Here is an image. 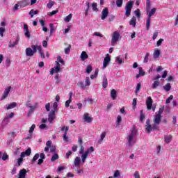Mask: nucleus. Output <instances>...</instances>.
<instances>
[{"mask_svg": "<svg viewBox=\"0 0 178 178\" xmlns=\"http://www.w3.org/2000/svg\"><path fill=\"white\" fill-rule=\"evenodd\" d=\"M134 178H140V173L138 171H136L134 173Z\"/></svg>", "mask_w": 178, "mask_h": 178, "instance_id": "obj_64", "label": "nucleus"}, {"mask_svg": "<svg viewBox=\"0 0 178 178\" xmlns=\"http://www.w3.org/2000/svg\"><path fill=\"white\" fill-rule=\"evenodd\" d=\"M111 97L112 99H116L118 95H117L116 90L115 89L111 90Z\"/></svg>", "mask_w": 178, "mask_h": 178, "instance_id": "obj_24", "label": "nucleus"}, {"mask_svg": "<svg viewBox=\"0 0 178 178\" xmlns=\"http://www.w3.org/2000/svg\"><path fill=\"white\" fill-rule=\"evenodd\" d=\"M106 136V132H103L101 134L99 141H104V138H105Z\"/></svg>", "mask_w": 178, "mask_h": 178, "instance_id": "obj_53", "label": "nucleus"}, {"mask_svg": "<svg viewBox=\"0 0 178 178\" xmlns=\"http://www.w3.org/2000/svg\"><path fill=\"white\" fill-rule=\"evenodd\" d=\"M67 131H69V127H66L65 131H64V134L63 136V140L67 143L69 141V138L67 137Z\"/></svg>", "mask_w": 178, "mask_h": 178, "instance_id": "obj_18", "label": "nucleus"}, {"mask_svg": "<svg viewBox=\"0 0 178 178\" xmlns=\"http://www.w3.org/2000/svg\"><path fill=\"white\" fill-rule=\"evenodd\" d=\"M152 98L151 97H148L146 100V105L148 111H151L152 108V104H153Z\"/></svg>", "mask_w": 178, "mask_h": 178, "instance_id": "obj_10", "label": "nucleus"}, {"mask_svg": "<svg viewBox=\"0 0 178 178\" xmlns=\"http://www.w3.org/2000/svg\"><path fill=\"white\" fill-rule=\"evenodd\" d=\"M83 119L85 122H87V123H91V122H92V118L90 117V114L88 113L83 115Z\"/></svg>", "mask_w": 178, "mask_h": 178, "instance_id": "obj_16", "label": "nucleus"}, {"mask_svg": "<svg viewBox=\"0 0 178 178\" xmlns=\"http://www.w3.org/2000/svg\"><path fill=\"white\" fill-rule=\"evenodd\" d=\"M45 108H46V111L47 112H49L51 111V103H47L46 105H45Z\"/></svg>", "mask_w": 178, "mask_h": 178, "instance_id": "obj_54", "label": "nucleus"}, {"mask_svg": "<svg viewBox=\"0 0 178 178\" xmlns=\"http://www.w3.org/2000/svg\"><path fill=\"white\" fill-rule=\"evenodd\" d=\"M23 158H24V157H22V156H20V158L18 159V160H17L18 166H20V165H22V163H23Z\"/></svg>", "mask_w": 178, "mask_h": 178, "instance_id": "obj_50", "label": "nucleus"}, {"mask_svg": "<svg viewBox=\"0 0 178 178\" xmlns=\"http://www.w3.org/2000/svg\"><path fill=\"white\" fill-rule=\"evenodd\" d=\"M160 55H161V50L156 49V50H154V51L153 53V58L154 59H158V58H159Z\"/></svg>", "mask_w": 178, "mask_h": 178, "instance_id": "obj_21", "label": "nucleus"}, {"mask_svg": "<svg viewBox=\"0 0 178 178\" xmlns=\"http://www.w3.org/2000/svg\"><path fill=\"white\" fill-rule=\"evenodd\" d=\"M81 60H86V59H88V54H87V52L82 51L81 54Z\"/></svg>", "mask_w": 178, "mask_h": 178, "instance_id": "obj_23", "label": "nucleus"}, {"mask_svg": "<svg viewBox=\"0 0 178 178\" xmlns=\"http://www.w3.org/2000/svg\"><path fill=\"white\" fill-rule=\"evenodd\" d=\"M72 102V99H68L65 102V108H69L70 106V104Z\"/></svg>", "mask_w": 178, "mask_h": 178, "instance_id": "obj_58", "label": "nucleus"}, {"mask_svg": "<svg viewBox=\"0 0 178 178\" xmlns=\"http://www.w3.org/2000/svg\"><path fill=\"white\" fill-rule=\"evenodd\" d=\"M151 9V0H146V11Z\"/></svg>", "mask_w": 178, "mask_h": 178, "instance_id": "obj_33", "label": "nucleus"}, {"mask_svg": "<svg viewBox=\"0 0 178 178\" xmlns=\"http://www.w3.org/2000/svg\"><path fill=\"white\" fill-rule=\"evenodd\" d=\"M34 129H35V124H33L29 129V133H33L34 131Z\"/></svg>", "mask_w": 178, "mask_h": 178, "instance_id": "obj_60", "label": "nucleus"}, {"mask_svg": "<svg viewBox=\"0 0 178 178\" xmlns=\"http://www.w3.org/2000/svg\"><path fill=\"white\" fill-rule=\"evenodd\" d=\"M120 176V172H119V170H116V171L114 172L113 177H114V178H116V177H119Z\"/></svg>", "mask_w": 178, "mask_h": 178, "instance_id": "obj_59", "label": "nucleus"}, {"mask_svg": "<svg viewBox=\"0 0 178 178\" xmlns=\"http://www.w3.org/2000/svg\"><path fill=\"white\" fill-rule=\"evenodd\" d=\"M14 116H15V113H10L8 115H6L4 118L3 122H6V120H8L9 118L12 119V118H13Z\"/></svg>", "mask_w": 178, "mask_h": 178, "instance_id": "obj_31", "label": "nucleus"}, {"mask_svg": "<svg viewBox=\"0 0 178 178\" xmlns=\"http://www.w3.org/2000/svg\"><path fill=\"white\" fill-rule=\"evenodd\" d=\"M38 51L41 58H42L43 59L45 58V55L44 54V51H42V48H41V46H37V48H36V51Z\"/></svg>", "mask_w": 178, "mask_h": 178, "instance_id": "obj_19", "label": "nucleus"}, {"mask_svg": "<svg viewBox=\"0 0 178 178\" xmlns=\"http://www.w3.org/2000/svg\"><path fill=\"white\" fill-rule=\"evenodd\" d=\"M53 109L51 110V112L56 113L58 112V102H54L53 104Z\"/></svg>", "mask_w": 178, "mask_h": 178, "instance_id": "obj_35", "label": "nucleus"}, {"mask_svg": "<svg viewBox=\"0 0 178 178\" xmlns=\"http://www.w3.org/2000/svg\"><path fill=\"white\" fill-rule=\"evenodd\" d=\"M39 158H40V154L38 153L35 154L32 159L31 163H34L35 161H37V159H38Z\"/></svg>", "mask_w": 178, "mask_h": 178, "instance_id": "obj_41", "label": "nucleus"}, {"mask_svg": "<svg viewBox=\"0 0 178 178\" xmlns=\"http://www.w3.org/2000/svg\"><path fill=\"white\" fill-rule=\"evenodd\" d=\"M119 38H120V33H119L118 31L113 32L111 38V45L113 47H115V44H117L118 41H119Z\"/></svg>", "mask_w": 178, "mask_h": 178, "instance_id": "obj_6", "label": "nucleus"}, {"mask_svg": "<svg viewBox=\"0 0 178 178\" xmlns=\"http://www.w3.org/2000/svg\"><path fill=\"white\" fill-rule=\"evenodd\" d=\"M74 165L76 168H79L81 165V160L80 157L76 156L74 160Z\"/></svg>", "mask_w": 178, "mask_h": 178, "instance_id": "obj_15", "label": "nucleus"}, {"mask_svg": "<svg viewBox=\"0 0 178 178\" xmlns=\"http://www.w3.org/2000/svg\"><path fill=\"white\" fill-rule=\"evenodd\" d=\"M54 5H55V1L50 0L49 3L47 4V8H48V9H51L52 6H54Z\"/></svg>", "mask_w": 178, "mask_h": 178, "instance_id": "obj_32", "label": "nucleus"}, {"mask_svg": "<svg viewBox=\"0 0 178 178\" xmlns=\"http://www.w3.org/2000/svg\"><path fill=\"white\" fill-rule=\"evenodd\" d=\"M147 15V19L146 22V29L149 30V26H151V17L154 16L156 13V8H153L152 10H146Z\"/></svg>", "mask_w": 178, "mask_h": 178, "instance_id": "obj_3", "label": "nucleus"}, {"mask_svg": "<svg viewBox=\"0 0 178 178\" xmlns=\"http://www.w3.org/2000/svg\"><path fill=\"white\" fill-rule=\"evenodd\" d=\"M55 111H51L48 115L47 120L50 123H54V120L56 119V116L55 115Z\"/></svg>", "mask_w": 178, "mask_h": 178, "instance_id": "obj_9", "label": "nucleus"}, {"mask_svg": "<svg viewBox=\"0 0 178 178\" xmlns=\"http://www.w3.org/2000/svg\"><path fill=\"white\" fill-rule=\"evenodd\" d=\"M30 109L29 111L28 115H31V113H33L34 111H35V108H37L35 106H32V107H29Z\"/></svg>", "mask_w": 178, "mask_h": 178, "instance_id": "obj_43", "label": "nucleus"}, {"mask_svg": "<svg viewBox=\"0 0 178 178\" xmlns=\"http://www.w3.org/2000/svg\"><path fill=\"white\" fill-rule=\"evenodd\" d=\"M91 72H92V66H91V65H88L86 68V73L90 74Z\"/></svg>", "mask_w": 178, "mask_h": 178, "instance_id": "obj_28", "label": "nucleus"}, {"mask_svg": "<svg viewBox=\"0 0 178 178\" xmlns=\"http://www.w3.org/2000/svg\"><path fill=\"white\" fill-rule=\"evenodd\" d=\"M108 15H109V11L108 8H104L102 11V20H105L108 17Z\"/></svg>", "mask_w": 178, "mask_h": 178, "instance_id": "obj_13", "label": "nucleus"}, {"mask_svg": "<svg viewBox=\"0 0 178 178\" xmlns=\"http://www.w3.org/2000/svg\"><path fill=\"white\" fill-rule=\"evenodd\" d=\"M134 15L136 16L138 19H140L141 17V13L140 11V9H137L134 11Z\"/></svg>", "mask_w": 178, "mask_h": 178, "instance_id": "obj_30", "label": "nucleus"}, {"mask_svg": "<svg viewBox=\"0 0 178 178\" xmlns=\"http://www.w3.org/2000/svg\"><path fill=\"white\" fill-rule=\"evenodd\" d=\"M134 5V1H129L126 3L124 15L127 17H130V15L131 14V9H133Z\"/></svg>", "mask_w": 178, "mask_h": 178, "instance_id": "obj_4", "label": "nucleus"}, {"mask_svg": "<svg viewBox=\"0 0 178 178\" xmlns=\"http://www.w3.org/2000/svg\"><path fill=\"white\" fill-rule=\"evenodd\" d=\"M116 123H117L118 126H119L120 124V123H122V116L118 115Z\"/></svg>", "mask_w": 178, "mask_h": 178, "instance_id": "obj_44", "label": "nucleus"}, {"mask_svg": "<svg viewBox=\"0 0 178 178\" xmlns=\"http://www.w3.org/2000/svg\"><path fill=\"white\" fill-rule=\"evenodd\" d=\"M160 85H161L160 81H154L152 85V88L153 90H155V88H158V87H159Z\"/></svg>", "mask_w": 178, "mask_h": 178, "instance_id": "obj_22", "label": "nucleus"}, {"mask_svg": "<svg viewBox=\"0 0 178 178\" xmlns=\"http://www.w3.org/2000/svg\"><path fill=\"white\" fill-rule=\"evenodd\" d=\"M91 84V81H90V78L87 77L85 81V86L87 87Z\"/></svg>", "mask_w": 178, "mask_h": 178, "instance_id": "obj_48", "label": "nucleus"}, {"mask_svg": "<svg viewBox=\"0 0 178 178\" xmlns=\"http://www.w3.org/2000/svg\"><path fill=\"white\" fill-rule=\"evenodd\" d=\"M63 170H65V166H58L57 168V172L60 173Z\"/></svg>", "mask_w": 178, "mask_h": 178, "instance_id": "obj_55", "label": "nucleus"}, {"mask_svg": "<svg viewBox=\"0 0 178 178\" xmlns=\"http://www.w3.org/2000/svg\"><path fill=\"white\" fill-rule=\"evenodd\" d=\"M172 135H167L164 137L165 142L167 144H169V143H170V141H172Z\"/></svg>", "mask_w": 178, "mask_h": 178, "instance_id": "obj_25", "label": "nucleus"}, {"mask_svg": "<svg viewBox=\"0 0 178 178\" xmlns=\"http://www.w3.org/2000/svg\"><path fill=\"white\" fill-rule=\"evenodd\" d=\"M138 70H139V74H140V75H141L142 76H145V72H144V70H143V67H138Z\"/></svg>", "mask_w": 178, "mask_h": 178, "instance_id": "obj_46", "label": "nucleus"}, {"mask_svg": "<svg viewBox=\"0 0 178 178\" xmlns=\"http://www.w3.org/2000/svg\"><path fill=\"white\" fill-rule=\"evenodd\" d=\"M137 19L136 18V17H133L131 20L129 21V24L130 26H133L134 27H136V22Z\"/></svg>", "mask_w": 178, "mask_h": 178, "instance_id": "obj_26", "label": "nucleus"}, {"mask_svg": "<svg viewBox=\"0 0 178 178\" xmlns=\"http://www.w3.org/2000/svg\"><path fill=\"white\" fill-rule=\"evenodd\" d=\"M98 70H96L94 74L90 75L91 80H94V79H97L98 76Z\"/></svg>", "mask_w": 178, "mask_h": 178, "instance_id": "obj_40", "label": "nucleus"}, {"mask_svg": "<svg viewBox=\"0 0 178 178\" xmlns=\"http://www.w3.org/2000/svg\"><path fill=\"white\" fill-rule=\"evenodd\" d=\"M19 41H20V38L19 36L17 37L15 42L10 41L8 43L9 48H15V47L19 44Z\"/></svg>", "mask_w": 178, "mask_h": 178, "instance_id": "obj_11", "label": "nucleus"}, {"mask_svg": "<svg viewBox=\"0 0 178 178\" xmlns=\"http://www.w3.org/2000/svg\"><path fill=\"white\" fill-rule=\"evenodd\" d=\"M116 5L118 8H122V6L123 5V0H117Z\"/></svg>", "mask_w": 178, "mask_h": 178, "instance_id": "obj_42", "label": "nucleus"}, {"mask_svg": "<svg viewBox=\"0 0 178 178\" xmlns=\"http://www.w3.org/2000/svg\"><path fill=\"white\" fill-rule=\"evenodd\" d=\"M81 156V162L82 163H86V160L87 159V158L88 157V154H82Z\"/></svg>", "mask_w": 178, "mask_h": 178, "instance_id": "obj_34", "label": "nucleus"}, {"mask_svg": "<svg viewBox=\"0 0 178 178\" xmlns=\"http://www.w3.org/2000/svg\"><path fill=\"white\" fill-rule=\"evenodd\" d=\"M17 106V103L13 102V103H10V104H7L6 109H7V111H9V109H13V108H16Z\"/></svg>", "mask_w": 178, "mask_h": 178, "instance_id": "obj_17", "label": "nucleus"}, {"mask_svg": "<svg viewBox=\"0 0 178 178\" xmlns=\"http://www.w3.org/2000/svg\"><path fill=\"white\" fill-rule=\"evenodd\" d=\"M102 87L103 88H106L108 87V78H106V76H103Z\"/></svg>", "mask_w": 178, "mask_h": 178, "instance_id": "obj_20", "label": "nucleus"}, {"mask_svg": "<svg viewBox=\"0 0 178 178\" xmlns=\"http://www.w3.org/2000/svg\"><path fill=\"white\" fill-rule=\"evenodd\" d=\"M50 27V36L52 35V33H54V31L55 30V25L54 24H49Z\"/></svg>", "mask_w": 178, "mask_h": 178, "instance_id": "obj_38", "label": "nucleus"}, {"mask_svg": "<svg viewBox=\"0 0 178 178\" xmlns=\"http://www.w3.org/2000/svg\"><path fill=\"white\" fill-rule=\"evenodd\" d=\"M141 89V83H137L136 89L135 91L136 95H138V92H140V90Z\"/></svg>", "mask_w": 178, "mask_h": 178, "instance_id": "obj_36", "label": "nucleus"}, {"mask_svg": "<svg viewBox=\"0 0 178 178\" xmlns=\"http://www.w3.org/2000/svg\"><path fill=\"white\" fill-rule=\"evenodd\" d=\"M37 46L38 45H32L31 48L27 47L25 50V54L30 58L34 56V54L37 52Z\"/></svg>", "mask_w": 178, "mask_h": 178, "instance_id": "obj_5", "label": "nucleus"}, {"mask_svg": "<svg viewBox=\"0 0 178 178\" xmlns=\"http://www.w3.org/2000/svg\"><path fill=\"white\" fill-rule=\"evenodd\" d=\"M31 155V148H28L27 150L21 153L22 158H25V156H30Z\"/></svg>", "mask_w": 178, "mask_h": 178, "instance_id": "obj_14", "label": "nucleus"}, {"mask_svg": "<svg viewBox=\"0 0 178 178\" xmlns=\"http://www.w3.org/2000/svg\"><path fill=\"white\" fill-rule=\"evenodd\" d=\"M94 35H95L96 37H100L101 38L104 37V35L101 34L99 32H95Z\"/></svg>", "mask_w": 178, "mask_h": 178, "instance_id": "obj_62", "label": "nucleus"}, {"mask_svg": "<svg viewBox=\"0 0 178 178\" xmlns=\"http://www.w3.org/2000/svg\"><path fill=\"white\" fill-rule=\"evenodd\" d=\"M161 118L162 116L159 114L155 115L153 120L154 124L152 125L150 124L149 119H147L146 121V132L149 134L155 130H159V124L161 123Z\"/></svg>", "mask_w": 178, "mask_h": 178, "instance_id": "obj_1", "label": "nucleus"}, {"mask_svg": "<svg viewBox=\"0 0 178 178\" xmlns=\"http://www.w3.org/2000/svg\"><path fill=\"white\" fill-rule=\"evenodd\" d=\"M109 62H111V57H109V55L107 54V56H106L103 61V69H106V67L109 65Z\"/></svg>", "mask_w": 178, "mask_h": 178, "instance_id": "obj_12", "label": "nucleus"}, {"mask_svg": "<svg viewBox=\"0 0 178 178\" xmlns=\"http://www.w3.org/2000/svg\"><path fill=\"white\" fill-rule=\"evenodd\" d=\"M97 3H93L92 4V10H94L95 12H97L98 11V8H97Z\"/></svg>", "mask_w": 178, "mask_h": 178, "instance_id": "obj_51", "label": "nucleus"}, {"mask_svg": "<svg viewBox=\"0 0 178 178\" xmlns=\"http://www.w3.org/2000/svg\"><path fill=\"white\" fill-rule=\"evenodd\" d=\"M58 159H59V156L58 155V154H54L51 158V161L54 162V161H56Z\"/></svg>", "mask_w": 178, "mask_h": 178, "instance_id": "obj_37", "label": "nucleus"}, {"mask_svg": "<svg viewBox=\"0 0 178 178\" xmlns=\"http://www.w3.org/2000/svg\"><path fill=\"white\" fill-rule=\"evenodd\" d=\"M3 33H5V28L0 27V35L1 37H3Z\"/></svg>", "mask_w": 178, "mask_h": 178, "instance_id": "obj_56", "label": "nucleus"}, {"mask_svg": "<svg viewBox=\"0 0 178 178\" xmlns=\"http://www.w3.org/2000/svg\"><path fill=\"white\" fill-rule=\"evenodd\" d=\"M162 42H163V39H159V40L157 41L156 45H157L158 47H161V45H162Z\"/></svg>", "mask_w": 178, "mask_h": 178, "instance_id": "obj_63", "label": "nucleus"}, {"mask_svg": "<svg viewBox=\"0 0 178 178\" xmlns=\"http://www.w3.org/2000/svg\"><path fill=\"white\" fill-rule=\"evenodd\" d=\"M172 88V86H170V83H168L167 84H165L164 86H163V90L165 91H169L170 90H171Z\"/></svg>", "mask_w": 178, "mask_h": 178, "instance_id": "obj_29", "label": "nucleus"}, {"mask_svg": "<svg viewBox=\"0 0 178 178\" xmlns=\"http://www.w3.org/2000/svg\"><path fill=\"white\" fill-rule=\"evenodd\" d=\"M78 86L80 87L81 88H86V85H84V83L83 81H79L78 82Z\"/></svg>", "mask_w": 178, "mask_h": 178, "instance_id": "obj_47", "label": "nucleus"}, {"mask_svg": "<svg viewBox=\"0 0 178 178\" xmlns=\"http://www.w3.org/2000/svg\"><path fill=\"white\" fill-rule=\"evenodd\" d=\"M20 5L22 6H27V5H29V3H27V0H23L22 1H21Z\"/></svg>", "mask_w": 178, "mask_h": 178, "instance_id": "obj_57", "label": "nucleus"}, {"mask_svg": "<svg viewBox=\"0 0 178 178\" xmlns=\"http://www.w3.org/2000/svg\"><path fill=\"white\" fill-rule=\"evenodd\" d=\"M56 66L51 68L50 70V74H54V73H59L60 72V64H59V62L56 61Z\"/></svg>", "mask_w": 178, "mask_h": 178, "instance_id": "obj_8", "label": "nucleus"}, {"mask_svg": "<svg viewBox=\"0 0 178 178\" xmlns=\"http://www.w3.org/2000/svg\"><path fill=\"white\" fill-rule=\"evenodd\" d=\"M93 151H94V147L91 146L89 149H87L83 154L88 156L89 154L92 153Z\"/></svg>", "mask_w": 178, "mask_h": 178, "instance_id": "obj_27", "label": "nucleus"}, {"mask_svg": "<svg viewBox=\"0 0 178 178\" xmlns=\"http://www.w3.org/2000/svg\"><path fill=\"white\" fill-rule=\"evenodd\" d=\"M137 129L136 128V125H134L131 129V132L128 134L127 137V147L128 148H131L133 145L136 144V141L137 140Z\"/></svg>", "mask_w": 178, "mask_h": 178, "instance_id": "obj_2", "label": "nucleus"}, {"mask_svg": "<svg viewBox=\"0 0 178 178\" xmlns=\"http://www.w3.org/2000/svg\"><path fill=\"white\" fill-rule=\"evenodd\" d=\"M149 57V53H146L145 56L143 60L144 63H148V58Z\"/></svg>", "mask_w": 178, "mask_h": 178, "instance_id": "obj_45", "label": "nucleus"}, {"mask_svg": "<svg viewBox=\"0 0 178 178\" xmlns=\"http://www.w3.org/2000/svg\"><path fill=\"white\" fill-rule=\"evenodd\" d=\"M173 99V95H170L167 99H166V104H170V101Z\"/></svg>", "mask_w": 178, "mask_h": 178, "instance_id": "obj_61", "label": "nucleus"}, {"mask_svg": "<svg viewBox=\"0 0 178 178\" xmlns=\"http://www.w3.org/2000/svg\"><path fill=\"white\" fill-rule=\"evenodd\" d=\"M10 90H12V87L10 86L5 88L1 95V97L0 99V101H3L4 99H6V98H8V95H9V92H10Z\"/></svg>", "mask_w": 178, "mask_h": 178, "instance_id": "obj_7", "label": "nucleus"}, {"mask_svg": "<svg viewBox=\"0 0 178 178\" xmlns=\"http://www.w3.org/2000/svg\"><path fill=\"white\" fill-rule=\"evenodd\" d=\"M72 14H70L69 15L65 17L64 20L66 23H69V22L72 20Z\"/></svg>", "mask_w": 178, "mask_h": 178, "instance_id": "obj_39", "label": "nucleus"}, {"mask_svg": "<svg viewBox=\"0 0 178 178\" xmlns=\"http://www.w3.org/2000/svg\"><path fill=\"white\" fill-rule=\"evenodd\" d=\"M144 119H145V115H144L143 111L141 110L140 111V122H143V120H144Z\"/></svg>", "mask_w": 178, "mask_h": 178, "instance_id": "obj_49", "label": "nucleus"}, {"mask_svg": "<svg viewBox=\"0 0 178 178\" xmlns=\"http://www.w3.org/2000/svg\"><path fill=\"white\" fill-rule=\"evenodd\" d=\"M117 62L118 65H122V63H123V60L122 58H120V56H118L116 58Z\"/></svg>", "mask_w": 178, "mask_h": 178, "instance_id": "obj_52", "label": "nucleus"}]
</instances>
